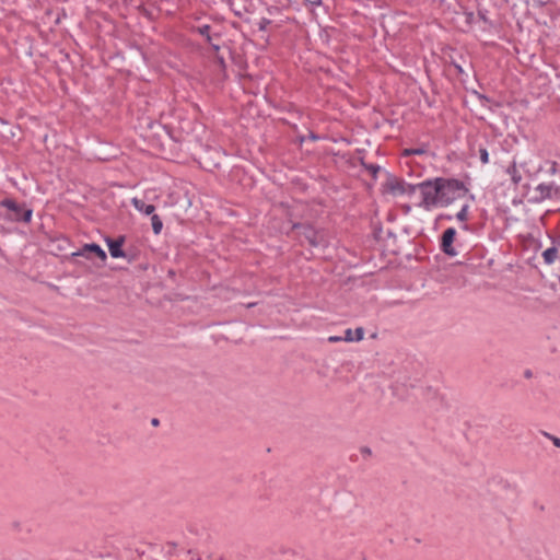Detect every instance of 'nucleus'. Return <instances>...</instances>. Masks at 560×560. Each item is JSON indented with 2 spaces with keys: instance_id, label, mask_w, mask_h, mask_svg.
Segmentation results:
<instances>
[{
  "instance_id": "1",
  "label": "nucleus",
  "mask_w": 560,
  "mask_h": 560,
  "mask_svg": "<svg viewBox=\"0 0 560 560\" xmlns=\"http://www.w3.org/2000/svg\"><path fill=\"white\" fill-rule=\"evenodd\" d=\"M417 190L420 192V201L417 207L427 211L438 207H447L468 191L464 182L457 178L434 177L418 184L406 183L404 195L411 197Z\"/></svg>"
},
{
  "instance_id": "2",
  "label": "nucleus",
  "mask_w": 560,
  "mask_h": 560,
  "mask_svg": "<svg viewBox=\"0 0 560 560\" xmlns=\"http://www.w3.org/2000/svg\"><path fill=\"white\" fill-rule=\"evenodd\" d=\"M291 231L295 233V236L302 243V238L308 243L311 247H318L325 245V236L324 233L319 230H316L308 222H296L292 224Z\"/></svg>"
},
{
  "instance_id": "3",
  "label": "nucleus",
  "mask_w": 560,
  "mask_h": 560,
  "mask_svg": "<svg viewBox=\"0 0 560 560\" xmlns=\"http://www.w3.org/2000/svg\"><path fill=\"white\" fill-rule=\"evenodd\" d=\"M0 206L9 211L5 218L12 222L30 223L32 220L33 209L28 208L26 203H19L12 198H4L0 200Z\"/></svg>"
},
{
  "instance_id": "4",
  "label": "nucleus",
  "mask_w": 560,
  "mask_h": 560,
  "mask_svg": "<svg viewBox=\"0 0 560 560\" xmlns=\"http://www.w3.org/2000/svg\"><path fill=\"white\" fill-rule=\"evenodd\" d=\"M457 232L455 228H447L440 237V249L448 257L457 255V250L453 246Z\"/></svg>"
},
{
  "instance_id": "5",
  "label": "nucleus",
  "mask_w": 560,
  "mask_h": 560,
  "mask_svg": "<svg viewBox=\"0 0 560 560\" xmlns=\"http://www.w3.org/2000/svg\"><path fill=\"white\" fill-rule=\"evenodd\" d=\"M126 237L120 235L116 238L106 237L105 242L108 247L109 254L113 258H127L129 262L132 261V257L122 249Z\"/></svg>"
},
{
  "instance_id": "6",
  "label": "nucleus",
  "mask_w": 560,
  "mask_h": 560,
  "mask_svg": "<svg viewBox=\"0 0 560 560\" xmlns=\"http://www.w3.org/2000/svg\"><path fill=\"white\" fill-rule=\"evenodd\" d=\"M98 257L103 262L106 261L107 255L105 250L96 243H90L85 244L82 248H80L78 252L72 253V257H86L91 258L92 256Z\"/></svg>"
},
{
  "instance_id": "7",
  "label": "nucleus",
  "mask_w": 560,
  "mask_h": 560,
  "mask_svg": "<svg viewBox=\"0 0 560 560\" xmlns=\"http://www.w3.org/2000/svg\"><path fill=\"white\" fill-rule=\"evenodd\" d=\"M406 183L407 182L401 178H397L395 176H388L385 186H386L387 190L389 192H392L393 195H404Z\"/></svg>"
},
{
  "instance_id": "8",
  "label": "nucleus",
  "mask_w": 560,
  "mask_h": 560,
  "mask_svg": "<svg viewBox=\"0 0 560 560\" xmlns=\"http://www.w3.org/2000/svg\"><path fill=\"white\" fill-rule=\"evenodd\" d=\"M131 203L136 210H138L139 212H142L147 215L153 214V212L155 210V207L153 205H149L144 200L139 199V198H132Z\"/></svg>"
},
{
  "instance_id": "9",
  "label": "nucleus",
  "mask_w": 560,
  "mask_h": 560,
  "mask_svg": "<svg viewBox=\"0 0 560 560\" xmlns=\"http://www.w3.org/2000/svg\"><path fill=\"white\" fill-rule=\"evenodd\" d=\"M191 31L195 32V33H198L201 36H203L208 44H211V40H213V37H220L219 34H215V35L211 34V26L209 24H203V25H199V26H192Z\"/></svg>"
},
{
  "instance_id": "10",
  "label": "nucleus",
  "mask_w": 560,
  "mask_h": 560,
  "mask_svg": "<svg viewBox=\"0 0 560 560\" xmlns=\"http://www.w3.org/2000/svg\"><path fill=\"white\" fill-rule=\"evenodd\" d=\"M364 337V329L362 327L355 328L353 331L352 329L348 328L345 330V336L342 337L343 341H360Z\"/></svg>"
},
{
  "instance_id": "11",
  "label": "nucleus",
  "mask_w": 560,
  "mask_h": 560,
  "mask_svg": "<svg viewBox=\"0 0 560 560\" xmlns=\"http://www.w3.org/2000/svg\"><path fill=\"white\" fill-rule=\"evenodd\" d=\"M553 185L541 183L536 187V191L539 192V197L536 200L541 201L552 196Z\"/></svg>"
},
{
  "instance_id": "12",
  "label": "nucleus",
  "mask_w": 560,
  "mask_h": 560,
  "mask_svg": "<svg viewBox=\"0 0 560 560\" xmlns=\"http://www.w3.org/2000/svg\"><path fill=\"white\" fill-rule=\"evenodd\" d=\"M545 264L552 265L558 256V248L553 245L552 247L547 248L541 254Z\"/></svg>"
},
{
  "instance_id": "13",
  "label": "nucleus",
  "mask_w": 560,
  "mask_h": 560,
  "mask_svg": "<svg viewBox=\"0 0 560 560\" xmlns=\"http://www.w3.org/2000/svg\"><path fill=\"white\" fill-rule=\"evenodd\" d=\"M506 173L510 175L511 180L514 185H518L522 180V175L518 172L516 167V163L513 162L511 165L508 166Z\"/></svg>"
},
{
  "instance_id": "14",
  "label": "nucleus",
  "mask_w": 560,
  "mask_h": 560,
  "mask_svg": "<svg viewBox=\"0 0 560 560\" xmlns=\"http://www.w3.org/2000/svg\"><path fill=\"white\" fill-rule=\"evenodd\" d=\"M230 9L234 13V15H236L241 19L244 16L245 13L248 12V9L245 4L236 3L233 1L230 2Z\"/></svg>"
},
{
  "instance_id": "15",
  "label": "nucleus",
  "mask_w": 560,
  "mask_h": 560,
  "mask_svg": "<svg viewBox=\"0 0 560 560\" xmlns=\"http://www.w3.org/2000/svg\"><path fill=\"white\" fill-rule=\"evenodd\" d=\"M91 555L93 558H105V557H112L113 556V550L110 548H103V549H100V548H94V549H91L90 550Z\"/></svg>"
},
{
  "instance_id": "16",
  "label": "nucleus",
  "mask_w": 560,
  "mask_h": 560,
  "mask_svg": "<svg viewBox=\"0 0 560 560\" xmlns=\"http://www.w3.org/2000/svg\"><path fill=\"white\" fill-rule=\"evenodd\" d=\"M152 231L155 235H159L163 229V222L158 214L151 215Z\"/></svg>"
},
{
  "instance_id": "17",
  "label": "nucleus",
  "mask_w": 560,
  "mask_h": 560,
  "mask_svg": "<svg viewBox=\"0 0 560 560\" xmlns=\"http://www.w3.org/2000/svg\"><path fill=\"white\" fill-rule=\"evenodd\" d=\"M468 209H469V206L468 205H464L462 207V209L456 213V219L460 222H465L467 221L468 219Z\"/></svg>"
},
{
  "instance_id": "18",
  "label": "nucleus",
  "mask_w": 560,
  "mask_h": 560,
  "mask_svg": "<svg viewBox=\"0 0 560 560\" xmlns=\"http://www.w3.org/2000/svg\"><path fill=\"white\" fill-rule=\"evenodd\" d=\"M363 167L371 173L374 179L377 177V174L381 170L380 165L373 163L363 164Z\"/></svg>"
},
{
  "instance_id": "19",
  "label": "nucleus",
  "mask_w": 560,
  "mask_h": 560,
  "mask_svg": "<svg viewBox=\"0 0 560 560\" xmlns=\"http://www.w3.org/2000/svg\"><path fill=\"white\" fill-rule=\"evenodd\" d=\"M487 14H488V11L486 9H479L478 10V18H479V20H481L483 23L492 26V22L489 20Z\"/></svg>"
},
{
  "instance_id": "20",
  "label": "nucleus",
  "mask_w": 560,
  "mask_h": 560,
  "mask_svg": "<svg viewBox=\"0 0 560 560\" xmlns=\"http://www.w3.org/2000/svg\"><path fill=\"white\" fill-rule=\"evenodd\" d=\"M450 65L452 67H454V69L456 70L457 74H459V75L466 74V72H465L464 68L462 67V65L459 62H457L455 59H453L452 57H451V60H450Z\"/></svg>"
},
{
  "instance_id": "21",
  "label": "nucleus",
  "mask_w": 560,
  "mask_h": 560,
  "mask_svg": "<svg viewBox=\"0 0 560 560\" xmlns=\"http://www.w3.org/2000/svg\"><path fill=\"white\" fill-rule=\"evenodd\" d=\"M270 24H271V20H269L267 18H261L258 23V30L260 32H266Z\"/></svg>"
},
{
  "instance_id": "22",
  "label": "nucleus",
  "mask_w": 560,
  "mask_h": 560,
  "mask_svg": "<svg viewBox=\"0 0 560 560\" xmlns=\"http://www.w3.org/2000/svg\"><path fill=\"white\" fill-rule=\"evenodd\" d=\"M479 158H480V161L482 164H488L489 163V153H488V150L486 148H480L479 149Z\"/></svg>"
},
{
  "instance_id": "23",
  "label": "nucleus",
  "mask_w": 560,
  "mask_h": 560,
  "mask_svg": "<svg viewBox=\"0 0 560 560\" xmlns=\"http://www.w3.org/2000/svg\"><path fill=\"white\" fill-rule=\"evenodd\" d=\"M425 152H427V150H425V149H423V148H418V149H406V150L404 151V155H406V156H408V155H412V154H417V155H419V154H423V153H425Z\"/></svg>"
},
{
  "instance_id": "24",
  "label": "nucleus",
  "mask_w": 560,
  "mask_h": 560,
  "mask_svg": "<svg viewBox=\"0 0 560 560\" xmlns=\"http://www.w3.org/2000/svg\"><path fill=\"white\" fill-rule=\"evenodd\" d=\"M544 435H545L546 438H548L549 440H551V442L553 443V445H555L556 447H559V448H560V438H557V436H555V435H551V434H549V433H547V432H544Z\"/></svg>"
},
{
  "instance_id": "25",
  "label": "nucleus",
  "mask_w": 560,
  "mask_h": 560,
  "mask_svg": "<svg viewBox=\"0 0 560 560\" xmlns=\"http://www.w3.org/2000/svg\"><path fill=\"white\" fill-rule=\"evenodd\" d=\"M214 61L221 69H225V60L222 56L215 55Z\"/></svg>"
},
{
  "instance_id": "26",
  "label": "nucleus",
  "mask_w": 560,
  "mask_h": 560,
  "mask_svg": "<svg viewBox=\"0 0 560 560\" xmlns=\"http://www.w3.org/2000/svg\"><path fill=\"white\" fill-rule=\"evenodd\" d=\"M465 15H466V22L468 24H471L474 22V20H475L474 12H466Z\"/></svg>"
},
{
  "instance_id": "27",
  "label": "nucleus",
  "mask_w": 560,
  "mask_h": 560,
  "mask_svg": "<svg viewBox=\"0 0 560 560\" xmlns=\"http://www.w3.org/2000/svg\"><path fill=\"white\" fill-rule=\"evenodd\" d=\"M360 452L364 456H371V454H372V451L369 446H362Z\"/></svg>"
},
{
  "instance_id": "28",
  "label": "nucleus",
  "mask_w": 560,
  "mask_h": 560,
  "mask_svg": "<svg viewBox=\"0 0 560 560\" xmlns=\"http://www.w3.org/2000/svg\"><path fill=\"white\" fill-rule=\"evenodd\" d=\"M306 3L313 5V7H318L322 4V0H304Z\"/></svg>"
},
{
  "instance_id": "29",
  "label": "nucleus",
  "mask_w": 560,
  "mask_h": 560,
  "mask_svg": "<svg viewBox=\"0 0 560 560\" xmlns=\"http://www.w3.org/2000/svg\"><path fill=\"white\" fill-rule=\"evenodd\" d=\"M439 220H452L453 217L451 214H440L438 217Z\"/></svg>"
},
{
  "instance_id": "30",
  "label": "nucleus",
  "mask_w": 560,
  "mask_h": 560,
  "mask_svg": "<svg viewBox=\"0 0 560 560\" xmlns=\"http://www.w3.org/2000/svg\"><path fill=\"white\" fill-rule=\"evenodd\" d=\"M341 340H342V337H337V336H331L328 338V341H330V342H338Z\"/></svg>"
},
{
  "instance_id": "31",
  "label": "nucleus",
  "mask_w": 560,
  "mask_h": 560,
  "mask_svg": "<svg viewBox=\"0 0 560 560\" xmlns=\"http://www.w3.org/2000/svg\"><path fill=\"white\" fill-rule=\"evenodd\" d=\"M211 46V48L218 52L220 50V46L218 44H214L213 40H211V44H209Z\"/></svg>"
},
{
  "instance_id": "32",
  "label": "nucleus",
  "mask_w": 560,
  "mask_h": 560,
  "mask_svg": "<svg viewBox=\"0 0 560 560\" xmlns=\"http://www.w3.org/2000/svg\"><path fill=\"white\" fill-rule=\"evenodd\" d=\"M402 211L405 214H407L411 211V207L409 205H405V206H402Z\"/></svg>"
},
{
  "instance_id": "33",
  "label": "nucleus",
  "mask_w": 560,
  "mask_h": 560,
  "mask_svg": "<svg viewBox=\"0 0 560 560\" xmlns=\"http://www.w3.org/2000/svg\"><path fill=\"white\" fill-rule=\"evenodd\" d=\"M552 243L557 248L560 247V236L558 238H553Z\"/></svg>"
},
{
  "instance_id": "34",
  "label": "nucleus",
  "mask_w": 560,
  "mask_h": 560,
  "mask_svg": "<svg viewBox=\"0 0 560 560\" xmlns=\"http://www.w3.org/2000/svg\"><path fill=\"white\" fill-rule=\"evenodd\" d=\"M308 138H310L311 140H314V141H315V140H317V139H318V136H317L316 133H314V132H311V133H310V136H308Z\"/></svg>"
},
{
  "instance_id": "35",
  "label": "nucleus",
  "mask_w": 560,
  "mask_h": 560,
  "mask_svg": "<svg viewBox=\"0 0 560 560\" xmlns=\"http://www.w3.org/2000/svg\"><path fill=\"white\" fill-rule=\"evenodd\" d=\"M532 375H533V373H532V371H530V370H526V371H525V373H524V376H525L526 378L532 377Z\"/></svg>"
},
{
  "instance_id": "36",
  "label": "nucleus",
  "mask_w": 560,
  "mask_h": 560,
  "mask_svg": "<svg viewBox=\"0 0 560 560\" xmlns=\"http://www.w3.org/2000/svg\"><path fill=\"white\" fill-rule=\"evenodd\" d=\"M151 423H152V425L156 427V425H159L160 421H159V419L153 418V419L151 420Z\"/></svg>"
},
{
  "instance_id": "37",
  "label": "nucleus",
  "mask_w": 560,
  "mask_h": 560,
  "mask_svg": "<svg viewBox=\"0 0 560 560\" xmlns=\"http://www.w3.org/2000/svg\"><path fill=\"white\" fill-rule=\"evenodd\" d=\"M168 276L173 278V277L175 276V271H174V270H172V269H171V270H168Z\"/></svg>"
},
{
  "instance_id": "38",
  "label": "nucleus",
  "mask_w": 560,
  "mask_h": 560,
  "mask_svg": "<svg viewBox=\"0 0 560 560\" xmlns=\"http://www.w3.org/2000/svg\"><path fill=\"white\" fill-rule=\"evenodd\" d=\"M359 162H360V164H361L362 166H363V164H368V163L364 161V159H363V158H360Z\"/></svg>"
}]
</instances>
